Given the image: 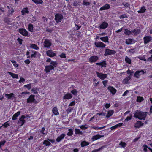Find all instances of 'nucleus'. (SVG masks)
Returning a JSON list of instances; mask_svg holds the SVG:
<instances>
[{
	"label": "nucleus",
	"instance_id": "nucleus-1",
	"mask_svg": "<svg viewBox=\"0 0 152 152\" xmlns=\"http://www.w3.org/2000/svg\"><path fill=\"white\" fill-rule=\"evenodd\" d=\"M147 112L141 111L139 110H137L134 113V117L137 118L140 120H145L147 116Z\"/></svg>",
	"mask_w": 152,
	"mask_h": 152
},
{
	"label": "nucleus",
	"instance_id": "nucleus-2",
	"mask_svg": "<svg viewBox=\"0 0 152 152\" xmlns=\"http://www.w3.org/2000/svg\"><path fill=\"white\" fill-rule=\"evenodd\" d=\"M35 95H31L27 99V102L28 103H37V102L35 101L34 98Z\"/></svg>",
	"mask_w": 152,
	"mask_h": 152
},
{
	"label": "nucleus",
	"instance_id": "nucleus-3",
	"mask_svg": "<svg viewBox=\"0 0 152 152\" xmlns=\"http://www.w3.org/2000/svg\"><path fill=\"white\" fill-rule=\"evenodd\" d=\"M55 17V19L57 23L61 22V20L63 18V15L60 14H56Z\"/></svg>",
	"mask_w": 152,
	"mask_h": 152
},
{
	"label": "nucleus",
	"instance_id": "nucleus-4",
	"mask_svg": "<svg viewBox=\"0 0 152 152\" xmlns=\"http://www.w3.org/2000/svg\"><path fill=\"white\" fill-rule=\"evenodd\" d=\"M116 53V51L114 50H112L108 49H106L105 50V53L104 55L105 56L114 54Z\"/></svg>",
	"mask_w": 152,
	"mask_h": 152
},
{
	"label": "nucleus",
	"instance_id": "nucleus-5",
	"mask_svg": "<svg viewBox=\"0 0 152 152\" xmlns=\"http://www.w3.org/2000/svg\"><path fill=\"white\" fill-rule=\"evenodd\" d=\"M97 76L102 80H104L107 78V75L106 74H103L99 73L97 72H96Z\"/></svg>",
	"mask_w": 152,
	"mask_h": 152
},
{
	"label": "nucleus",
	"instance_id": "nucleus-6",
	"mask_svg": "<svg viewBox=\"0 0 152 152\" xmlns=\"http://www.w3.org/2000/svg\"><path fill=\"white\" fill-rule=\"evenodd\" d=\"M18 30L19 32L23 36H26L28 35V31L25 29L20 28Z\"/></svg>",
	"mask_w": 152,
	"mask_h": 152
},
{
	"label": "nucleus",
	"instance_id": "nucleus-7",
	"mask_svg": "<svg viewBox=\"0 0 152 152\" xmlns=\"http://www.w3.org/2000/svg\"><path fill=\"white\" fill-rule=\"evenodd\" d=\"M54 67L52 65H48L45 66V69H44V71L46 73H48L50 70H53Z\"/></svg>",
	"mask_w": 152,
	"mask_h": 152
},
{
	"label": "nucleus",
	"instance_id": "nucleus-8",
	"mask_svg": "<svg viewBox=\"0 0 152 152\" xmlns=\"http://www.w3.org/2000/svg\"><path fill=\"white\" fill-rule=\"evenodd\" d=\"M95 46L98 48H104L106 46V45L102 42H95L94 43Z\"/></svg>",
	"mask_w": 152,
	"mask_h": 152
},
{
	"label": "nucleus",
	"instance_id": "nucleus-9",
	"mask_svg": "<svg viewBox=\"0 0 152 152\" xmlns=\"http://www.w3.org/2000/svg\"><path fill=\"white\" fill-rule=\"evenodd\" d=\"M98 58V57L97 56H93L89 58V61L91 63L94 62L97 60Z\"/></svg>",
	"mask_w": 152,
	"mask_h": 152
},
{
	"label": "nucleus",
	"instance_id": "nucleus-10",
	"mask_svg": "<svg viewBox=\"0 0 152 152\" xmlns=\"http://www.w3.org/2000/svg\"><path fill=\"white\" fill-rule=\"evenodd\" d=\"M145 73L143 70L137 71L134 73V76L137 78H139L140 76L142 74Z\"/></svg>",
	"mask_w": 152,
	"mask_h": 152
},
{
	"label": "nucleus",
	"instance_id": "nucleus-11",
	"mask_svg": "<svg viewBox=\"0 0 152 152\" xmlns=\"http://www.w3.org/2000/svg\"><path fill=\"white\" fill-rule=\"evenodd\" d=\"M152 37L151 36H146L144 37L143 38L144 43L147 44L150 42L152 40Z\"/></svg>",
	"mask_w": 152,
	"mask_h": 152
},
{
	"label": "nucleus",
	"instance_id": "nucleus-12",
	"mask_svg": "<svg viewBox=\"0 0 152 152\" xmlns=\"http://www.w3.org/2000/svg\"><path fill=\"white\" fill-rule=\"evenodd\" d=\"M26 118L25 116L24 115L21 116V118H20L18 122V123L19 124H20L21 126H22L23 125L25 122V120L24 119Z\"/></svg>",
	"mask_w": 152,
	"mask_h": 152
},
{
	"label": "nucleus",
	"instance_id": "nucleus-13",
	"mask_svg": "<svg viewBox=\"0 0 152 152\" xmlns=\"http://www.w3.org/2000/svg\"><path fill=\"white\" fill-rule=\"evenodd\" d=\"M44 43V47L45 48H49L51 45V43L50 40L47 39L45 40Z\"/></svg>",
	"mask_w": 152,
	"mask_h": 152
},
{
	"label": "nucleus",
	"instance_id": "nucleus-14",
	"mask_svg": "<svg viewBox=\"0 0 152 152\" xmlns=\"http://www.w3.org/2000/svg\"><path fill=\"white\" fill-rule=\"evenodd\" d=\"M5 96L9 99H11L13 100L14 98H16L14 96V94L12 93H11L10 94H6L5 95Z\"/></svg>",
	"mask_w": 152,
	"mask_h": 152
},
{
	"label": "nucleus",
	"instance_id": "nucleus-15",
	"mask_svg": "<svg viewBox=\"0 0 152 152\" xmlns=\"http://www.w3.org/2000/svg\"><path fill=\"white\" fill-rule=\"evenodd\" d=\"M47 55L50 57H54L56 55V54L52 50H48L46 52Z\"/></svg>",
	"mask_w": 152,
	"mask_h": 152
},
{
	"label": "nucleus",
	"instance_id": "nucleus-16",
	"mask_svg": "<svg viewBox=\"0 0 152 152\" xmlns=\"http://www.w3.org/2000/svg\"><path fill=\"white\" fill-rule=\"evenodd\" d=\"M110 8V6L109 4H106L105 5L102 6L100 9V10H104L109 9Z\"/></svg>",
	"mask_w": 152,
	"mask_h": 152
},
{
	"label": "nucleus",
	"instance_id": "nucleus-17",
	"mask_svg": "<svg viewBox=\"0 0 152 152\" xmlns=\"http://www.w3.org/2000/svg\"><path fill=\"white\" fill-rule=\"evenodd\" d=\"M108 26V24L107 23L104 22L99 26V28L101 29H104L106 28Z\"/></svg>",
	"mask_w": 152,
	"mask_h": 152
},
{
	"label": "nucleus",
	"instance_id": "nucleus-18",
	"mask_svg": "<svg viewBox=\"0 0 152 152\" xmlns=\"http://www.w3.org/2000/svg\"><path fill=\"white\" fill-rule=\"evenodd\" d=\"M96 64L97 65H101L102 67H105L106 66L107 63H106V61L104 60L102 62L96 63Z\"/></svg>",
	"mask_w": 152,
	"mask_h": 152
},
{
	"label": "nucleus",
	"instance_id": "nucleus-19",
	"mask_svg": "<svg viewBox=\"0 0 152 152\" xmlns=\"http://www.w3.org/2000/svg\"><path fill=\"white\" fill-rule=\"evenodd\" d=\"M108 89L113 94H115L116 91V90L113 87L109 86L108 87Z\"/></svg>",
	"mask_w": 152,
	"mask_h": 152
},
{
	"label": "nucleus",
	"instance_id": "nucleus-20",
	"mask_svg": "<svg viewBox=\"0 0 152 152\" xmlns=\"http://www.w3.org/2000/svg\"><path fill=\"white\" fill-rule=\"evenodd\" d=\"M104 137V135H100L98 134L95 136H93L91 139L93 141L99 139H100Z\"/></svg>",
	"mask_w": 152,
	"mask_h": 152
},
{
	"label": "nucleus",
	"instance_id": "nucleus-21",
	"mask_svg": "<svg viewBox=\"0 0 152 152\" xmlns=\"http://www.w3.org/2000/svg\"><path fill=\"white\" fill-rule=\"evenodd\" d=\"M143 123L140 121H137L134 125V126L136 128H138L140 127L141 126L143 125Z\"/></svg>",
	"mask_w": 152,
	"mask_h": 152
},
{
	"label": "nucleus",
	"instance_id": "nucleus-22",
	"mask_svg": "<svg viewBox=\"0 0 152 152\" xmlns=\"http://www.w3.org/2000/svg\"><path fill=\"white\" fill-rule=\"evenodd\" d=\"M53 113L55 115H59V112L58 110L56 107H54L52 110Z\"/></svg>",
	"mask_w": 152,
	"mask_h": 152
},
{
	"label": "nucleus",
	"instance_id": "nucleus-23",
	"mask_svg": "<svg viewBox=\"0 0 152 152\" xmlns=\"http://www.w3.org/2000/svg\"><path fill=\"white\" fill-rule=\"evenodd\" d=\"M72 97V95L71 94L67 93L63 97V99H69L71 98Z\"/></svg>",
	"mask_w": 152,
	"mask_h": 152
},
{
	"label": "nucleus",
	"instance_id": "nucleus-24",
	"mask_svg": "<svg viewBox=\"0 0 152 152\" xmlns=\"http://www.w3.org/2000/svg\"><path fill=\"white\" fill-rule=\"evenodd\" d=\"M65 136V134H62L60 136H59L56 140L57 142L60 141L62 139H63Z\"/></svg>",
	"mask_w": 152,
	"mask_h": 152
},
{
	"label": "nucleus",
	"instance_id": "nucleus-25",
	"mask_svg": "<svg viewBox=\"0 0 152 152\" xmlns=\"http://www.w3.org/2000/svg\"><path fill=\"white\" fill-rule=\"evenodd\" d=\"M131 77L130 76H128L123 80V82L124 84H127L129 81L131 79Z\"/></svg>",
	"mask_w": 152,
	"mask_h": 152
},
{
	"label": "nucleus",
	"instance_id": "nucleus-26",
	"mask_svg": "<svg viewBox=\"0 0 152 152\" xmlns=\"http://www.w3.org/2000/svg\"><path fill=\"white\" fill-rule=\"evenodd\" d=\"M100 39L102 41L105 42H108V36L101 37L100 38Z\"/></svg>",
	"mask_w": 152,
	"mask_h": 152
},
{
	"label": "nucleus",
	"instance_id": "nucleus-27",
	"mask_svg": "<svg viewBox=\"0 0 152 152\" xmlns=\"http://www.w3.org/2000/svg\"><path fill=\"white\" fill-rule=\"evenodd\" d=\"M20 114V112L18 111L12 117V120H15L17 119V117Z\"/></svg>",
	"mask_w": 152,
	"mask_h": 152
},
{
	"label": "nucleus",
	"instance_id": "nucleus-28",
	"mask_svg": "<svg viewBox=\"0 0 152 152\" xmlns=\"http://www.w3.org/2000/svg\"><path fill=\"white\" fill-rule=\"evenodd\" d=\"M8 73H9L12 78H17L18 75L17 74H15L10 72H8Z\"/></svg>",
	"mask_w": 152,
	"mask_h": 152
},
{
	"label": "nucleus",
	"instance_id": "nucleus-29",
	"mask_svg": "<svg viewBox=\"0 0 152 152\" xmlns=\"http://www.w3.org/2000/svg\"><path fill=\"white\" fill-rule=\"evenodd\" d=\"M89 144V143L88 142H87L85 141H84L81 142L80 145L82 147H84L88 145Z\"/></svg>",
	"mask_w": 152,
	"mask_h": 152
},
{
	"label": "nucleus",
	"instance_id": "nucleus-30",
	"mask_svg": "<svg viewBox=\"0 0 152 152\" xmlns=\"http://www.w3.org/2000/svg\"><path fill=\"white\" fill-rule=\"evenodd\" d=\"M114 112L113 110H111L108 111L107 114L106 115V117L109 118L113 114Z\"/></svg>",
	"mask_w": 152,
	"mask_h": 152
},
{
	"label": "nucleus",
	"instance_id": "nucleus-31",
	"mask_svg": "<svg viewBox=\"0 0 152 152\" xmlns=\"http://www.w3.org/2000/svg\"><path fill=\"white\" fill-rule=\"evenodd\" d=\"M30 47L32 48L35 49L36 50H38L39 48L37 45L35 44H31L30 45Z\"/></svg>",
	"mask_w": 152,
	"mask_h": 152
},
{
	"label": "nucleus",
	"instance_id": "nucleus-32",
	"mask_svg": "<svg viewBox=\"0 0 152 152\" xmlns=\"http://www.w3.org/2000/svg\"><path fill=\"white\" fill-rule=\"evenodd\" d=\"M33 25L31 24H29L28 25V29L29 31L31 32H33Z\"/></svg>",
	"mask_w": 152,
	"mask_h": 152
},
{
	"label": "nucleus",
	"instance_id": "nucleus-33",
	"mask_svg": "<svg viewBox=\"0 0 152 152\" xmlns=\"http://www.w3.org/2000/svg\"><path fill=\"white\" fill-rule=\"evenodd\" d=\"M75 134L82 135L83 133L82 132L80 131L79 129H75Z\"/></svg>",
	"mask_w": 152,
	"mask_h": 152
},
{
	"label": "nucleus",
	"instance_id": "nucleus-34",
	"mask_svg": "<svg viewBox=\"0 0 152 152\" xmlns=\"http://www.w3.org/2000/svg\"><path fill=\"white\" fill-rule=\"evenodd\" d=\"M146 9L145 7H142L138 11V13H144L145 12Z\"/></svg>",
	"mask_w": 152,
	"mask_h": 152
},
{
	"label": "nucleus",
	"instance_id": "nucleus-35",
	"mask_svg": "<svg viewBox=\"0 0 152 152\" xmlns=\"http://www.w3.org/2000/svg\"><path fill=\"white\" fill-rule=\"evenodd\" d=\"M7 7L9 9L8 12L9 13H10L11 14H12L14 12V11L12 7L11 6H7Z\"/></svg>",
	"mask_w": 152,
	"mask_h": 152
},
{
	"label": "nucleus",
	"instance_id": "nucleus-36",
	"mask_svg": "<svg viewBox=\"0 0 152 152\" xmlns=\"http://www.w3.org/2000/svg\"><path fill=\"white\" fill-rule=\"evenodd\" d=\"M133 39H127L126 41V43L127 44H130L133 42Z\"/></svg>",
	"mask_w": 152,
	"mask_h": 152
},
{
	"label": "nucleus",
	"instance_id": "nucleus-37",
	"mask_svg": "<svg viewBox=\"0 0 152 152\" xmlns=\"http://www.w3.org/2000/svg\"><path fill=\"white\" fill-rule=\"evenodd\" d=\"M69 132H68L66 135L68 136H71L73 135V131L72 129H69Z\"/></svg>",
	"mask_w": 152,
	"mask_h": 152
},
{
	"label": "nucleus",
	"instance_id": "nucleus-38",
	"mask_svg": "<svg viewBox=\"0 0 152 152\" xmlns=\"http://www.w3.org/2000/svg\"><path fill=\"white\" fill-rule=\"evenodd\" d=\"M29 12V11H28V8H24L21 11L22 15H24V13H28Z\"/></svg>",
	"mask_w": 152,
	"mask_h": 152
},
{
	"label": "nucleus",
	"instance_id": "nucleus-39",
	"mask_svg": "<svg viewBox=\"0 0 152 152\" xmlns=\"http://www.w3.org/2000/svg\"><path fill=\"white\" fill-rule=\"evenodd\" d=\"M43 144L45 145L46 146H50L51 145V143L48 140H44L43 142Z\"/></svg>",
	"mask_w": 152,
	"mask_h": 152
},
{
	"label": "nucleus",
	"instance_id": "nucleus-40",
	"mask_svg": "<svg viewBox=\"0 0 152 152\" xmlns=\"http://www.w3.org/2000/svg\"><path fill=\"white\" fill-rule=\"evenodd\" d=\"M51 65L53 66L54 67H56L58 63L56 61H51L50 63Z\"/></svg>",
	"mask_w": 152,
	"mask_h": 152
},
{
	"label": "nucleus",
	"instance_id": "nucleus-41",
	"mask_svg": "<svg viewBox=\"0 0 152 152\" xmlns=\"http://www.w3.org/2000/svg\"><path fill=\"white\" fill-rule=\"evenodd\" d=\"M32 1L36 4H41L43 3L42 0H32Z\"/></svg>",
	"mask_w": 152,
	"mask_h": 152
},
{
	"label": "nucleus",
	"instance_id": "nucleus-42",
	"mask_svg": "<svg viewBox=\"0 0 152 152\" xmlns=\"http://www.w3.org/2000/svg\"><path fill=\"white\" fill-rule=\"evenodd\" d=\"M125 61L129 64H131V60L128 57L126 56L125 58Z\"/></svg>",
	"mask_w": 152,
	"mask_h": 152
},
{
	"label": "nucleus",
	"instance_id": "nucleus-43",
	"mask_svg": "<svg viewBox=\"0 0 152 152\" xmlns=\"http://www.w3.org/2000/svg\"><path fill=\"white\" fill-rule=\"evenodd\" d=\"M45 128L44 127H42L41 128L40 130V132L41 133L45 135H46L47 133H46L45 131Z\"/></svg>",
	"mask_w": 152,
	"mask_h": 152
},
{
	"label": "nucleus",
	"instance_id": "nucleus-44",
	"mask_svg": "<svg viewBox=\"0 0 152 152\" xmlns=\"http://www.w3.org/2000/svg\"><path fill=\"white\" fill-rule=\"evenodd\" d=\"M105 148V146H102L98 149H95L94 150H93L92 152H98L99 151H100V150H102V149L104 148Z\"/></svg>",
	"mask_w": 152,
	"mask_h": 152
},
{
	"label": "nucleus",
	"instance_id": "nucleus-45",
	"mask_svg": "<svg viewBox=\"0 0 152 152\" xmlns=\"http://www.w3.org/2000/svg\"><path fill=\"white\" fill-rule=\"evenodd\" d=\"M11 62L13 64V65L15 67H17L19 66V65L16 63V61L14 60L11 61Z\"/></svg>",
	"mask_w": 152,
	"mask_h": 152
},
{
	"label": "nucleus",
	"instance_id": "nucleus-46",
	"mask_svg": "<svg viewBox=\"0 0 152 152\" xmlns=\"http://www.w3.org/2000/svg\"><path fill=\"white\" fill-rule=\"evenodd\" d=\"M124 33L127 35H129L131 34V31L127 29H125Z\"/></svg>",
	"mask_w": 152,
	"mask_h": 152
},
{
	"label": "nucleus",
	"instance_id": "nucleus-47",
	"mask_svg": "<svg viewBox=\"0 0 152 152\" xmlns=\"http://www.w3.org/2000/svg\"><path fill=\"white\" fill-rule=\"evenodd\" d=\"M143 147L144 148L143 149V150L145 152H148L147 148H148V146L146 144H144L143 145Z\"/></svg>",
	"mask_w": 152,
	"mask_h": 152
},
{
	"label": "nucleus",
	"instance_id": "nucleus-48",
	"mask_svg": "<svg viewBox=\"0 0 152 152\" xmlns=\"http://www.w3.org/2000/svg\"><path fill=\"white\" fill-rule=\"evenodd\" d=\"M126 145V142H121L119 143V145L124 148Z\"/></svg>",
	"mask_w": 152,
	"mask_h": 152
},
{
	"label": "nucleus",
	"instance_id": "nucleus-49",
	"mask_svg": "<svg viewBox=\"0 0 152 152\" xmlns=\"http://www.w3.org/2000/svg\"><path fill=\"white\" fill-rule=\"evenodd\" d=\"M143 100V98L142 97H137V101L139 102H141Z\"/></svg>",
	"mask_w": 152,
	"mask_h": 152
},
{
	"label": "nucleus",
	"instance_id": "nucleus-50",
	"mask_svg": "<svg viewBox=\"0 0 152 152\" xmlns=\"http://www.w3.org/2000/svg\"><path fill=\"white\" fill-rule=\"evenodd\" d=\"M24 87L26 88L28 90H30L31 88V84H30L27 85H25L24 86Z\"/></svg>",
	"mask_w": 152,
	"mask_h": 152
},
{
	"label": "nucleus",
	"instance_id": "nucleus-51",
	"mask_svg": "<svg viewBox=\"0 0 152 152\" xmlns=\"http://www.w3.org/2000/svg\"><path fill=\"white\" fill-rule=\"evenodd\" d=\"M32 52L33 53L31 55V57H36V55L37 54V52L35 51H32Z\"/></svg>",
	"mask_w": 152,
	"mask_h": 152
},
{
	"label": "nucleus",
	"instance_id": "nucleus-52",
	"mask_svg": "<svg viewBox=\"0 0 152 152\" xmlns=\"http://www.w3.org/2000/svg\"><path fill=\"white\" fill-rule=\"evenodd\" d=\"M71 92L74 95H76L77 93V91L76 89H73L72 90Z\"/></svg>",
	"mask_w": 152,
	"mask_h": 152
},
{
	"label": "nucleus",
	"instance_id": "nucleus-53",
	"mask_svg": "<svg viewBox=\"0 0 152 152\" xmlns=\"http://www.w3.org/2000/svg\"><path fill=\"white\" fill-rule=\"evenodd\" d=\"M119 18L120 19L124 18H127V16L126 14H125L120 15Z\"/></svg>",
	"mask_w": 152,
	"mask_h": 152
},
{
	"label": "nucleus",
	"instance_id": "nucleus-54",
	"mask_svg": "<svg viewBox=\"0 0 152 152\" xmlns=\"http://www.w3.org/2000/svg\"><path fill=\"white\" fill-rule=\"evenodd\" d=\"M6 142V141L4 140L0 142V148H1V146H4Z\"/></svg>",
	"mask_w": 152,
	"mask_h": 152
},
{
	"label": "nucleus",
	"instance_id": "nucleus-55",
	"mask_svg": "<svg viewBox=\"0 0 152 152\" xmlns=\"http://www.w3.org/2000/svg\"><path fill=\"white\" fill-rule=\"evenodd\" d=\"M83 4L86 6L89 5H90L91 4L89 2H86L85 1H83Z\"/></svg>",
	"mask_w": 152,
	"mask_h": 152
},
{
	"label": "nucleus",
	"instance_id": "nucleus-56",
	"mask_svg": "<svg viewBox=\"0 0 152 152\" xmlns=\"http://www.w3.org/2000/svg\"><path fill=\"white\" fill-rule=\"evenodd\" d=\"M72 110H73V108H72L69 107L66 110V112L67 113H69L71 112Z\"/></svg>",
	"mask_w": 152,
	"mask_h": 152
},
{
	"label": "nucleus",
	"instance_id": "nucleus-57",
	"mask_svg": "<svg viewBox=\"0 0 152 152\" xmlns=\"http://www.w3.org/2000/svg\"><path fill=\"white\" fill-rule=\"evenodd\" d=\"M132 118V115L130 117L128 116L125 119V121L126 122H127L129 120H131Z\"/></svg>",
	"mask_w": 152,
	"mask_h": 152
},
{
	"label": "nucleus",
	"instance_id": "nucleus-58",
	"mask_svg": "<svg viewBox=\"0 0 152 152\" xmlns=\"http://www.w3.org/2000/svg\"><path fill=\"white\" fill-rule=\"evenodd\" d=\"M80 128L83 130H85L88 128V127L85 126V125H82L80 126Z\"/></svg>",
	"mask_w": 152,
	"mask_h": 152
},
{
	"label": "nucleus",
	"instance_id": "nucleus-59",
	"mask_svg": "<svg viewBox=\"0 0 152 152\" xmlns=\"http://www.w3.org/2000/svg\"><path fill=\"white\" fill-rule=\"evenodd\" d=\"M108 82V80H104L102 81V83L104 85V87H106V86L107 84V82Z\"/></svg>",
	"mask_w": 152,
	"mask_h": 152
},
{
	"label": "nucleus",
	"instance_id": "nucleus-60",
	"mask_svg": "<svg viewBox=\"0 0 152 152\" xmlns=\"http://www.w3.org/2000/svg\"><path fill=\"white\" fill-rule=\"evenodd\" d=\"M97 115H99V116L102 115L103 116H104L105 115V113L103 112H102L101 113H97Z\"/></svg>",
	"mask_w": 152,
	"mask_h": 152
},
{
	"label": "nucleus",
	"instance_id": "nucleus-61",
	"mask_svg": "<svg viewBox=\"0 0 152 152\" xmlns=\"http://www.w3.org/2000/svg\"><path fill=\"white\" fill-rule=\"evenodd\" d=\"M17 40L18 42L20 44H22V39L18 38L17 39Z\"/></svg>",
	"mask_w": 152,
	"mask_h": 152
},
{
	"label": "nucleus",
	"instance_id": "nucleus-62",
	"mask_svg": "<svg viewBox=\"0 0 152 152\" xmlns=\"http://www.w3.org/2000/svg\"><path fill=\"white\" fill-rule=\"evenodd\" d=\"M25 81V79L24 78H23L22 77H21L20 78V79L19 80V83H21V82L22 83H23Z\"/></svg>",
	"mask_w": 152,
	"mask_h": 152
},
{
	"label": "nucleus",
	"instance_id": "nucleus-63",
	"mask_svg": "<svg viewBox=\"0 0 152 152\" xmlns=\"http://www.w3.org/2000/svg\"><path fill=\"white\" fill-rule=\"evenodd\" d=\"M75 104V101H72L71 102L69 105V106H73Z\"/></svg>",
	"mask_w": 152,
	"mask_h": 152
},
{
	"label": "nucleus",
	"instance_id": "nucleus-64",
	"mask_svg": "<svg viewBox=\"0 0 152 152\" xmlns=\"http://www.w3.org/2000/svg\"><path fill=\"white\" fill-rule=\"evenodd\" d=\"M110 106V104L106 103L105 105V107L107 109L109 108Z\"/></svg>",
	"mask_w": 152,
	"mask_h": 152
}]
</instances>
